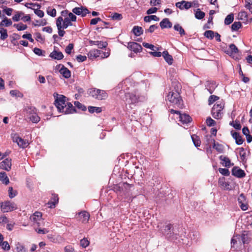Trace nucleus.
Here are the masks:
<instances>
[{
  "label": "nucleus",
  "instance_id": "55",
  "mask_svg": "<svg viewBox=\"0 0 252 252\" xmlns=\"http://www.w3.org/2000/svg\"><path fill=\"white\" fill-rule=\"evenodd\" d=\"M74 105L76 107L82 111H86L87 109L86 107L79 101H75Z\"/></svg>",
  "mask_w": 252,
  "mask_h": 252
},
{
  "label": "nucleus",
  "instance_id": "58",
  "mask_svg": "<svg viewBox=\"0 0 252 252\" xmlns=\"http://www.w3.org/2000/svg\"><path fill=\"white\" fill-rule=\"evenodd\" d=\"M219 171L220 174L224 176H228L230 174L229 171L226 168H220Z\"/></svg>",
  "mask_w": 252,
  "mask_h": 252
},
{
  "label": "nucleus",
  "instance_id": "22",
  "mask_svg": "<svg viewBox=\"0 0 252 252\" xmlns=\"http://www.w3.org/2000/svg\"><path fill=\"white\" fill-rule=\"evenodd\" d=\"M101 51L97 49H94L91 50L88 54V58L90 59H94L98 57L101 54Z\"/></svg>",
  "mask_w": 252,
  "mask_h": 252
},
{
  "label": "nucleus",
  "instance_id": "16",
  "mask_svg": "<svg viewBox=\"0 0 252 252\" xmlns=\"http://www.w3.org/2000/svg\"><path fill=\"white\" fill-rule=\"evenodd\" d=\"M176 6L181 10L184 9H188L192 6V3L190 2L182 0L181 2H177Z\"/></svg>",
  "mask_w": 252,
  "mask_h": 252
},
{
  "label": "nucleus",
  "instance_id": "24",
  "mask_svg": "<svg viewBox=\"0 0 252 252\" xmlns=\"http://www.w3.org/2000/svg\"><path fill=\"white\" fill-rule=\"evenodd\" d=\"M161 29L171 28L172 26V23L168 18L163 19L159 23Z\"/></svg>",
  "mask_w": 252,
  "mask_h": 252
},
{
  "label": "nucleus",
  "instance_id": "53",
  "mask_svg": "<svg viewBox=\"0 0 252 252\" xmlns=\"http://www.w3.org/2000/svg\"><path fill=\"white\" fill-rule=\"evenodd\" d=\"M248 18L247 13L245 11H241L238 14V18L241 20H247Z\"/></svg>",
  "mask_w": 252,
  "mask_h": 252
},
{
  "label": "nucleus",
  "instance_id": "33",
  "mask_svg": "<svg viewBox=\"0 0 252 252\" xmlns=\"http://www.w3.org/2000/svg\"><path fill=\"white\" fill-rule=\"evenodd\" d=\"M24 15L22 11H16V14L12 17V20L15 22L19 21Z\"/></svg>",
  "mask_w": 252,
  "mask_h": 252
},
{
  "label": "nucleus",
  "instance_id": "4",
  "mask_svg": "<svg viewBox=\"0 0 252 252\" xmlns=\"http://www.w3.org/2000/svg\"><path fill=\"white\" fill-rule=\"evenodd\" d=\"M224 104L223 102L219 104L216 103L214 105L211 111V114L214 118L220 119L222 117V110L224 108Z\"/></svg>",
  "mask_w": 252,
  "mask_h": 252
},
{
  "label": "nucleus",
  "instance_id": "46",
  "mask_svg": "<svg viewBox=\"0 0 252 252\" xmlns=\"http://www.w3.org/2000/svg\"><path fill=\"white\" fill-rule=\"evenodd\" d=\"M191 139L193 142L194 146L196 147L200 146V141L199 139V137L196 135H193L191 136Z\"/></svg>",
  "mask_w": 252,
  "mask_h": 252
},
{
  "label": "nucleus",
  "instance_id": "8",
  "mask_svg": "<svg viewBox=\"0 0 252 252\" xmlns=\"http://www.w3.org/2000/svg\"><path fill=\"white\" fill-rule=\"evenodd\" d=\"M238 202L240 208L243 211L248 209V204L246 201V197L243 193H241L238 198Z\"/></svg>",
  "mask_w": 252,
  "mask_h": 252
},
{
  "label": "nucleus",
  "instance_id": "35",
  "mask_svg": "<svg viewBox=\"0 0 252 252\" xmlns=\"http://www.w3.org/2000/svg\"><path fill=\"white\" fill-rule=\"evenodd\" d=\"M144 21L146 22H150L152 20H154L155 21H158L159 19L156 15H149L146 16L144 17Z\"/></svg>",
  "mask_w": 252,
  "mask_h": 252
},
{
  "label": "nucleus",
  "instance_id": "54",
  "mask_svg": "<svg viewBox=\"0 0 252 252\" xmlns=\"http://www.w3.org/2000/svg\"><path fill=\"white\" fill-rule=\"evenodd\" d=\"M10 94L13 96H17L21 97L23 96L22 94L16 90H11Z\"/></svg>",
  "mask_w": 252,
  "mask_h": 252
},
{
  "label": "nucleus",
  "instance_id": "59",
  "mask_svg": "<svg viewBox=\"0 0 252 252\" xmlns=\"http://www.w3.org/2000/svg\"><path fill=\"white\" fill-rule=\"evenodd\" d=\"M219 99V97L216 95H212L210 96L209 99H208L209 104V105L212 104L215 101Z\"/></svg>",
  "mask_w": 252,
  "mask_h": 252
},
{
  "label": "nucleus",
  "instance_id": "12",
  "mask_svg": "<svg viewBox=\"0 0 252 252\" xmlns=\"http://www.w3.org/2000/svg\"><path fill=\"white\" fill-rule=\"evenodd\" d=\"M11 159L6 158L0 163V168L8 171L11 168Z\"/></svg>",
  "mask_w": 252,
  "mask_h": 252
},
{
  "label": "nucleus",
  "instance_id": "10",
  "mask_svg": "<svg viewBox=\"0 0 252 252\" xmlns=\"http://www.w3.org/2000/svg\"><path fill=\"white\" fill-rule=\"evenodd\" d=\"M232 175L237 178H242L246 176L244 171L238 166L234 167L232 169Z\"/></svg>",
  "mask_w": 252,
  "mask_h": 252
},
{
  "label": "nucleus",
  "instance_id": "40",
  "mask_svg": "<svg viewBox=\"0 0 252 252\" xmlns=\"http://www.w3.org/2000/svg\"><path fill=\"white\" fill-rule=\"evenodd\" d=\"M62 22H63V23L62 27L63 28V30L66 29L68 26H72L71 21L68 19V18H65Z\"/></svg>",
  "mask_w": 252,
  "mask_h": 252
},
{
  "label": "nucleus",
  "instance_id": "9",
  "mask_svg": "<svg viewBox=\"0 0 252 252\" xmlns=\"http://www.w3.org/2000/svg\"><path fill=\"white\" fill-rule=\"evenodd\" d=\"M127 48L135 53L141 52L142 47L140 44L135 42H129L128 43Z\"/></svg>",
  "mask_w": 252,
  "mask_h": 252
},
{
  "label": "nucleus",
  "instance_id": "30",
  "mask_svg": "<svg viewBox=\"0 0 252 252\" xmlns=\"http://www.w3.org/2000/svg\"><path fill=\"white\" fill-rule=\"evenodd\" d=\"M0 181L5 185H7L9 184V180L5 172H0Z\"/></svg>",
  "mask_w": 252,
  "mask_h": 252
},
{
  "label": "nucleus",
  "instance_id": "61",
  "mask_svg": "<svg viewBox=\"0 0 252 252\" xmlns=\"http://www.w3.org/2000/svg\"><path fill=\"white\" fill-rule=\"evenodd\" d=\"M234 122H231L230 123V125H232L234 128H235L236 129H237V130H240L241 128V124H240L239 122V121H235L234 123L233 124H232V123H233Z\"/></svg>",
  "mask_w": 252,
  "mask_h": 252
},
{
  "label": "nucleus",
  "instance_id": "7",
  "mask_svg": "<svg viewBox=\"0 0 252 252\" xmlns=\"http://www.w3.org/2000/svg\"><path fill=\"white\" fill-rule=\"evenodd\" d=\"M72 12L77 15H81L82 17H85L87 14L89 13L90 11L85 7L81 6L76 7L72 9Z\"/></svg>",
  "mask_w": 252,
  "mask_h": 252
},
{
  "label": "nucleus",
  "instance_id": "6",
  "mask_svg": "<svg viewBox=\"0 0 252 252\" xmlns=\"http://www.w3.org/2000/svg\"><path fill=\"white\" fill-rule=\"evenodd\" d=\"M139 96L135 93H126L124 100L127 103L134 104L138 102Z\"/></svg>",
  "mask_w": 252,
  "mask_h": 252
},
{
  "label": "nucleus",
  "instance_id": "43",
  "mask_svg": "<svg viewBox=\"0 0 252 252\" xmlns=\"http://www.w3.org/2000/svg\"><path fill=\"white\" fill-rule=\"evenodd\" d=\"M13 27L16 28L19 31H24L27 29V26L26 25L23 24L22 23L19 24H14Z\"/></svg>",
  "mask_w": 252,
  "mask_h": 252
},
{
  "label": "nucleus",
  "instance_id": "37",
  "mask_svg": "<svg viewBox=\"0 0 252 252\" xmlns=\"http://www.w3.org/2000/svg\"><path fill=\"white\" fill-rule=\"evenodd\" d=\"M0 34L1 40H4L8 37L7 30L4 28H1L0 29Z\"/></svg>",
  "mask_w": 252,
  "mask_h": 252
},
{
  "label": "nucleus",
  "instance_id": "34",
  "mask_svg": "<svg viewBox=\"0 0 252 252\" xmlns=\"http://www.w3.org/2000/svg\"><path fill=\"white\" fill-rule=\"evenodd\" d=\"M174 29L179 32V33L181 36L184 35L186 34V32L184 30V29L179 24H176L174 26Z\"/></svg>",
  "mask_w": 252,
  "mask_h": 252
},
{
  "label": "nucleus",
  "instance_id": "49",
  "mask_svg": "<svg viewBox=\"0 0 252 252\" xmlns=\"http://www.w3.org/2000/svg\"><path fill=\"white\" fill-rule=\"evenodd\" d=\"M112 20L119 21L122 19V15L118 13H114L110 16Z\"/></svg>",
  "mask_w": 252,
  "mask_h": 252
},
{
  "label": "nucleus",
  "instance_id": "47",
  "mask_svg": "<svg viewBox=\"0 0 252 252\" xmlns=\"http://www.w3.org/2000/svg\"><path fill=\"white\" fill-rule=\"evenodd\" d=\"M16 250L17 252H26V249L21 244L18 243L16 244Z\"/></svg>",
  "mask_w": 252,
  "mask_h": 252
},
{
  "label": "nucleus",
  "instance_id": "17",
  "mask_svg": "<svg viewBox=\"0 0 252 252\" xmlns=\"http://www.w3.org/2000/svg\"><path fill=\"white\" fill-rule=\"evenodd\" d=\"M49 57L55 60H61L63 59L64 56L62 52L54 50L50 53Z\"/></svg>",
  "mask_w": 252,
  "mask_h": 252
},
{
  "label": "nucleus",
  "instance_id": "25",
  "mask_svg": "<svg viewBox=\"0 0 252 252\" xmlns=\"http://www.w3.org/2000/svg\"><path fill=\"white\" fill-rule=\"evenodd\" d=\"M179 119L180 121L183 124H188L191 122V117L188 114H182L181 113L179 114Z\"/></svg>",
  "mask_w": 252,
  "mask_h": 252
},
{
  "label": "nucleus",
  "instance_id": "44",
  "mask_svg": "<svg viewBox=\"0 0 252 252\" xmlns=\"http://www.w3.org/2000/svg\"><path fill=\"white\" fill-rule=\"evenodd\" d=\"M205 15V13L201 11L199 9H197V11L195 13V17L197 19H202Z\"/></svg>",
  "mask_w": 252,
  "mask_h": 252
},
{
  "label": "nucleus",
  "instance_id": "39",
  "mask_svg": "<svg viewBox=\"0 0 252 252\" xmlns=\"http://www.w3.org/2000/svg\"><path fill=\"white\" fill-rule=\"evenodd\" d=\"M29 119L33 123H37L40 120V118L37 115L36 113L33 115L29 116Z\"/></svg>",
  "mask_w": 252,
  "mask_h": 252
},
{
  "label": "nucleus",
  "instance_id": "3",
  "mask_svg": "<svg viewBox=\"0 0 252 252\" xmlns=\"http://www.w3.org/2000/svg\"><path fill=\"white\" fill-rule=\"evenodd\" d=\"M88 93L90 95L98 100L105 99L108 97V94L105 91L96 88L90 89Z\"/></svg>",
  "mask_w": 252,
  "mask_h": 252
},
{
  "label": "nucleus",
  "instance_id": "19",
  "mask_svg": "<svg viewBox=\"0 0 252 252\" xmlns=\"http://www.w3.org/2000/svg\"><path fill=\"white\" fill-rule=\"evenodd\" d=\"M61 66V68L60 69V72L63 76L65 78H68L71 76V72L66 67H64L63 65L60 64L59 67Z\"/></svg>",
  "mask_w": 252,
  "mask_h": 252
},
{
  "label": "nucleus",
  "instance_id": "42",
  "mask_svg": "<svg viewBox=\"0 0 252 252\" xmlns=\"http://www.w3.org/2000/svg\"><path fill=\"white\" fill-rule=\"evenodd\" d=\"M204 35L208 39H213L215 36V32L211 30L206 31L204 33Z\"/></svg>",
  "mask_w": 252,
  "mask_h": 252
},
{
  "label": "nucleus",
  "instance_id": "23",
  "mask_svg": "<svg viewBox=\"0 0 252 252\" xmlns=\"http://www.w3.org/2000/svg\"><path fill=\"white\" fill-rule=\"evenodd\" d=\"M219 158L220 160L223 161L221 164L226 167H229L233 165V163H231L230 159L227 157L221 155Z\"/></svg>",
  "mask_w": 252,
  "mask_h": 252
},
{
  "label": "nucleus",
  "instance_id": "2",
  "mask_svg": "<svg viewBox=\"0 0 252 252\" xmlns=\"http://www.w3.org/2000/svg\"><path fill=\"white\" fill-rule=\"evenodd\" d=\"M174 89L169 93L166 98L169 101L174 105L180 107L182 105V99L180 95L181 85L179 83H173Z\"/></svg>",
  "mask_w": 252,
  "mask_h": 252
},
{
  "label": "nucleus",
  "instance_id": "15",
  "mask_svg": "<svg viewBox=\"0 0 252 252\" xmlns=\"http://www.w3.org/2000/svg\"><path fill=\"white\" fill-rule=\"evenodd\" d=\"M63 21V19L61 16L59 17L56 21V25L58 30V34L61 37H63L65 33V31L63 30V28L62 27V22Z\"/></svg>",
  "mask_w": 252,
  "mask_h": 252
},
{
  "label": "nucleus",
  "instance_id": "38",
  "mask_svg": "<svg viewBox=\"0 0 252 252\" xmlns=\"http://www.w3.org/2000/svg\"><path fill=\"white\" fill-rule=\"evenodd\" d=\"M88 110L89 112L91 113H93L94 112L99 113L102 111V108L101 107L90 106L88 107Z\"/></svg>",
  "mask_w": 252,
  "mask_h": 252
},
{
  "label": "nucleus",
  "instance_id": "50",
  "mask_svg": "<svg viewBox=\"0 0 252 252\" xmlns=\"http://www.w3.org/2000/svg\"><path fill=\"white\" fill-rule=\"evenodd\" d=\"M46 20L44 19L40 20H36L34 23H33V25H34V26H44L46 25Z\"/></svg>",
  "mask_w": 252,
  "mask_h": 252
},
{
  "label": "nucleus",
  "instance_id": "31",
  "mask_svg": "<svg viewBox=\"0 0 252 252\" xmlns=\"http://www.w3.org/2000/svg\"><path fill=\"white\" fill-rule=\"evenodd\" d=\"M132 32L133 33L137 36H140L143 32V29L141 27L134 26L133 28Z\"/></svg>",
  "mask_w": 252,
  "mask_h": 252
},
{
  "label": "nucleus",
  "instance_id": "18",
  "mask_svg": "<svg viewBox=\"0 0 252 252\" xmlns=\"http://www.w3.org/2000/svg\"><path fill=\"white\" fill-rule=\"evenodd\" d=\"M59 197L57 194H52L50 200L48 202L47 204L49 205L50 208H54L55 207L56 205L58 203Z\"/></svg>",
  "mask_w": 252,
  "mask_h": 252
},
{
  "label": "nucleus",
  "instance_id": "63",
  "mask_svg": "<svg viewBox=\"0 0 252 252\" xmlns=\"http://www.w3.org/2000/svg\"><path fill=\"white\" fill-rule=\"evenodd\" d=\"M8 222V220L5 215H2L0 217V223L5 224Z\"/></svg>",
  "mask_w": 252,
  "mask_h": 252
},
{
  "label": "nucleus",
  "instance_id": "11",
  "mask_svg": "<svg viewBox=\"0 0 252 252\" xmlns=\"http://www.w3.org/2000/svg\"><path fill=\"white\" fill-rule=\"evenodd\" d=\"M13 142L17 143L20 147L23 148H25L29 145V143L27 141L24 140L16 134L13 136Z\"/></svg>",
  "mask_w": 252,
  "mask_h": 252
},
{
  "label": "nucleus",
  "instance_id": "26",
  "mask_svg": "<svg viewBox=\"0 0 252 252\" xmlns=\"http://www.w3.org/2000/svg\"><path fill=\"white\" fill-rule=\"evenodd\" d=\"M90 43L92 45H96L99 48H104L106 47L108 44L106 42H103L101 41H90Z\"/></svg>",
  "mask_w": 252,
  "mask_h": 252
},
{
  "label": "nucleus",
  "instance_id": "21",
  "mask_svg": "<svg viewBox=\"0 0 252 252\" xmlns=\"http://www.w3.org/2000/svg\"><path fill=\"white\" fill-rule=\"evenodd\" d=\"M80 220L82 223H86L88 222L90 214L86 211H83L79 214Z\"/></svg>",
  "mask_w": 252,
  "mask_h": 252
},
{
  "label": "nucleus",
  "instance_id": "56",
  "mask_svg": "<svg viewBox=\"0 0 252 252\" xmlns=\"http://www.w3.org/2000/svg\"><path fill=\"white\" fill-rule=\"evenodd\" d=\"M90 242L87 238H83L80 240V245L83 248H86L89 246Z\"/></svg>",
  "mask_w": 252,
  "mask_h": 252
},
{
  "label": "nucleus",
  "instance_id": "36",
  "mask_svg": "<svg viewBox=\"0 0 252 252\" xmlns=\"http://www.w3.org/2000/svg\"><path fill=\"white\" fill-rule=\"evenodd\" d=\"M234 20V15L233 13H230L228 15L224 20V24L226 25L230 24Z\"/></svg>",
  "mask_w": 252,
  "mask_h": 252
},
{
  "label": "nucleus",
  "instance_id": "27",
  "mask_svg": "<svg viewBox=\"0 0 252 252\" xmlns=\"http://www.w3.org/2000/svg\"><path fill=\"white\" fill-rule=\"evenodd\" d=\"M162 56L163 57L165 61L169 64L171 65L173 63V58L169 54L167 51H163L162 53Z\"/></svg>",
  "mask_w": 252,
  "mask_h": 252
},
{
  "label": "nucleus",
  "instance_id": "32",
  "mask_svg": "<svg viewBox=\"0 0 252 252\" xmlns=\"http://www.w3.org/2000/svg\"><path fill=\"white\" fill-rule=\"evenodd\" d=\"M12 24V21L10 19H8L6 17H5L3 20L0 23V26L3 27H9Z\"/></svg>",
  "mask_w": 252,
  "mask_h": 252
},
{
  "label": "nucleus",
  "instance_id": "62",
  "mask_svg": "<svg viewBox=\"0 0 252 252\" xmlns=\"http://www.w3.org/2000/svg\"><path fill=\"white\" fill-rule=\"evenodd\" d=\"M206 124L208 126H214L215 125V124H216V122L211 117H208L207 118V120H206Z\"/></svg>",
  "mask_w": 252,
  "mask_h": 252
},
{
  "label": "nucleus",
  "instance_id": "28",
  "mask_svg": "<svg viewBox=\"0 0 252 252\" xmlns=\"http://www.w3.org/2000/svg\"><path fill=\"white\" fill-rule=\"evenodd\" d=\"M232 135L233 137V138L235 139L236 141V143L237 145H241L243 142V140L242 139V138L241 136L240 135L239 133H238L237 132H234L232 133Z\"/></svg>",
  "mask_w": 252,
  "mask_h": 252
},
{
  "label": "nucleus",
  "instance_id": "1",
  "mask_svg": "<svg viewBox=\"0 0 252 252\" xmlns=\"http://www.w3.org/2000/svg\"><path fill=\"white\" fill-rule=\"evenodd\" d=\"M66 97L63 95H59L55 101V105L60 112L65 114H71L76 112L75 108L70 102L66 101Z\"/></svg>",
  "mask_w": 252,
  "mask_h": 252
},
{
  "label": "nucleus",
  "instance_id": "60",
  "mask_svg": "<svg viewBox=\"0 0 252 252\" xmlns=\"http://www.w3.org/2000/svg\"><path fill=\"white\" fill-rule=\"evenodd\" d=\"M143 46L145 48H149V49H151L153 51H155V49H157V47H155L153 44H150L149 43H146V42L143 43Z\"/></svg>",
  "mask_w": 252,
  "mask_h": 252
},
{
  "label": "nucleus",
  "instance_id": "51",
  "mask_svg": "<svg viewBox=\"0 0 252 252\" xmlns=\"http://www.w3.org/2000/svg\"><path fill=\"white\" fill-rule=\"evenodd\" d=\"M132 187V185L126 183H124L121 186H119V190H123L124 189H129Z\"/></svg>",
  "mask_w": 252,
  "mask_h": 252
},
{
  "label": "nucleus",
  "instance_id": "41",
  "mask_svg": "<svg viewBox=\"0 0 252 252\" xmlns=\"http://www.w3.org/2000/svg\"><path fill=\"white\" fill-rule=\"evenodd\" d=\"M26 113L27 116L29 118V116L33 115V114L36 113V110L34 107H28L27 108H26Z\"/></svg>",
  "mask_w": 252,
  "mask_h": 252
},
{
  "label": "nucleus",
  "instance_id": "64",
  "mask_svg": "<svg viewBox=\"0 0 252 252\" xmlns=\"http://www.w3.org/2000/svg\"><path fill=\"white\" fill-rule=\"evenodd\" d=\"M245 7L249 10L252 9L251 5H252V1L251 0H245Z\"/></svg>",
  "mask_w": 252,
  "mask_h": 252
},
{
  "label": "nucleus",
  "instance_id": "57",
  "mask_svg": "<svg viewBox=\"0 0 252 252\" xmlns=\"http://www.w3.org/2000/svg\"><path fill=\"white\" fill-rule=\"evenodd\" d=\"M33 52L38 56H44L45 51L38 48L33 49Z\"/></svg>",
  "mask_w": 252,
  "mask_h": 252
},
{
  "label": "nucleus",
  "instance_id": "29",
  "mask_svg": "<svg viewBox=\"0 0 252 252\" xmlns=\"http://www.w3.org/2000/svg\"><path fill=\"white\" fill-rule=\"evenodd\" d=\"M229 49L230 51H227V53L230 56L238 53L239 50L236 45L234 44H231L229 46Z\"/></svg>",
  "mask_w": 252,
  "mask_h": 252
},
{
  "label": "nucleus",
  "instance_id": "13",
  "mask_svg": "<svg viewBox=\"0 0 252 252\" xmlns=\"http://www.w3.org/2000/svg\"><path fill=\"white\" fill-rule=\"evenodd\" d=\"M173 228L172 225L168 224L165 225L162 231V233L165 235L167 238H170L173 235Z\"/></svg>",
  "mask_w": 252,
  "mask_h": 252
},
{
  "label": "nucleus",
  "instance_id": "52",
  "mask_svg": "<svg viewBox=\"0 0 252 252\" xmlns=\"http://www.w3.org/2000/svg\"><path fill=\"white\" fill-rule=\"evenodd\" d=\"M8 195L10 198L14 197L17 194L16 190H14L13 188L10 187L8 188Z\"/></svg>",
  "mask_w": 252,
  "mask_h": 252
},
{
  "label": "nucleus",
  "instance_id": "14",
  "mask_svg": "<svg viewBox=\"0 0 252 252\" xmlns=\"http://www.w3.org/2000/svg\"><path fill=\"white\" fill-rule=\"evenodd\" d=\"M31 220L36 223L38 226L40 225V221L42 220V213L39 212H35L30 217Z\"/></svg>",
  "mask_w": 252,
  "mask_h": 252
},
{
  "label": "nucleus",
  "instance_id": "48",
  "mask_svg": "<svg viewBox=\"0 0 252 252\" xmlns=\"http://www.w3.org/2000/svg\"><path fill=\"white\" fill-rule=\"evenodd\" d=\"M0 246L1 248L5 251H9L10 249V247L9 244L7 241H2L1 242H0Z\"/></svg>",
  "mask_w": 252,
  "mask_h": 252
},
{
  "label": "nucleus",
  "instance_id": "20",
  "mask_svg": "<svg viewBox=\"0 0 252 252\" xmlns=\"http://www.w3.org/2000/svg\"><path fill=\"white\" fill-rule=\"evenodd\" d=\"M206 89L210 94H212L217 85L215 81H207L205 85Z\"/></svg>",
  "mask_w": 252,
  "mask_h": 252
},
{
  "label": "nucleus",
  "instance_id": "5",
  "mask_svg": "<svg viewBox=\"0 0 252 252\" xmlns=\"http://www.w3.org/2000/svg\"><path fill=\"white\" fill-rule=\"evenodd\" d=\"M17 208L16 204L10 201H6L0 204L1 211L4 213L11 212Z\"/></svg>",
  "mask_w": 252,
  "mask_h": 252
},
{
  "label": "nucleus",
  "instance_id": "45",
  "mask_svg": "<svg viewBox=\"0 0 252 252\" xmlns=\"http://www.w3.org/2000/svg\"><path fill=\"white\" fill-rule=\"evenodd\" d=\"M242 27V24L240 22H235L231 25V30L232 31H236Z\"/></svg>",
  "mask_w": 252,
  "mask_h": 252
}]
</instances>
